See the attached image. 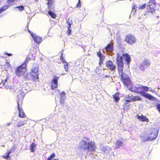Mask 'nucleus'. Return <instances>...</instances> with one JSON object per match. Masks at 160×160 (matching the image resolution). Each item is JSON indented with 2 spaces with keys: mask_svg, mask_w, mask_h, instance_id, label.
<instances>
[{
  "mask_svg": "<svg viewBox=\"0 0 160 160\" xmlns=\"http://www.w3.org/2000/svg\"><path fill=\"white\" fill-rule=\"evenodd\" d=\"M96 147L95 142L90 141L89 138L86 137H84L79 144V148L83 151L88 150L90 151H95Z\"/></svg>",
  "mask_w": 160,
  "mask_h": 160,
  "instance_id": "1",
  "label": "nucleus"
},
{
  "mask_svg": "<svg viewBox=\"0 0 160 160\" xmlns=\"http://www.w3.org/2000/svg\"><path fill=\"white\" fill-rule=\"evenodd\" d=\"M123 60L126 62L128 66L131 61L130 56L128 53H123L122 56H121L119 53L117 54L116 62L118 69L121 71L122 70V68H123Z\"/></svg>",
  "mask_w": 160,
  "mask_h": 160,
  "instance_id": "2",
  "label": "nucleus"
},
{
  "mask_svg": "<svg viewBox=\"0 0 160 160\" xmlns=\"http://www.w3.org/2000/svg\"><path fill=\"white\" fill-rule=\"evenodd\" d=\"M128 89L129 91L140 94L142 96L150 100H154L155 99V98L151 95L142 91L141 85L138 87H135L134 88L132 87L131 86L128 87Z\"/></svg>",
  "mask_w": 160,
  "mask_h": 160,
  "instance_id": "3",
  "label": "nucleus"
},
{
  "mask_svg": "<svg viewBox=\"0 0 160 160\" xmlns=\"http://www.w3.org/2000/svg\"><path fill=\"white\" fill-rule=\"evenodd\" d=\"M118 69L119 75L120 76L121 81L128 88V87L132 86L131 82L129 77L126 74L122 72L123 68L121 71Z\"/></svg>",
  "mask_w": 160,
  "mask_h": 160,
  "instance_id": "4",
  "label": "nucleus"
},
{
  "mask_svg": "<svg viewBox=\"0 0 160 160\" xmlns=\"http://www.w3.org/2000/svg\"><path fill=\"white\" fill-rule=\"evenodd\" d=\"M27 71V67L22 64L16 68L15 70V74L19 77L24 76L25 73Z\"/></svg>",
  "mask_w": 160,
  "mask_h": 160,
  "instance_id": "5",
  "label": "nucleus"
},
{
  "mask_svg": "<svg viewBox=\"0 0 160 160\" xmlns=\"http://www.w3.org/2000/svg\"><path fill=\"white\" fill-rule=\"evenodd\" d=\"M156 6V3L155 0H149L147 6L148 11L154 14V12L155 11V8Z\"/></svg>",
  "mask_w": 160,
  "mask_h": 160,
  "instance_id": "6",
  "label": "nucleus"
},
{
  "mask_svg": "<svg viewBox=\"0 0 160 160\" xmlns=\"http://www.w3.org/2000/svg\"><path fill=\"white\" fill-rule=\"evenodd\" d=\"M38 66L33 67L30 72L31 77L34 81L38 79Z\"/></svg>",
  "mask_w": 160,
  "mask_h": 160,
  "instance_id": "7",
  "label": "nucleus"
},
{
  "mask_svg": "<svg viewBox=\"0 0 160 160\" xmlns=\"http://www.w3.org/2000/svg\"><path fill=\"white\" fill-rule=\"evenodd\" d=\"M25 93L22 89L18 90L17 92V97L18 98V104H22V101L24 98Z\"/></svg>",
  "mask_w": 160,
  "mask_h": 160,
  "instance_id": "8",
  "label": "nucleus"
},
{
  "mask_svg": "<svg viewBox=\"0 0 160 160\" xmlns=\"http://www.w3.org/2000/svg\"><path fill=\"white\" fill-rule=\"evenodd\" d=\"M136 39L135 38L134 36L131 34L127 35L125 37V42L130 45H132L135 43L136 42Z\"/></svg>",
  "mask_w": 160,
  "mask_h": 160,
  "instance_id": "9",
  "label": "nucleus"
},
{
  "mask_svg": "<svg viewBox=\"0 0 160 160\" xmlns=\"http://www.w3.org/2000/svg\"><path fill=\"white\" fill-rule=\"evenodd\" d=\"M150 62L149 60L148 59H145L142 62V63L140 64L139 66V69L141 70H144L146 68L149 67L150 64Z\"/></svg>",
  "mask_w": 160,
  "mask_h": 160,
  "instance_id": "10",
  "label": "nucleus"
},
{
  "mask_svg": "<svg viewBox=\"0 0 160 160\" xmlns=\"http://www.w3.org/2000/svg\"><path fill=\"white\" fill-rule=\"evenodd\" d=\"M22 104H18L17 109L18 111V117L21 118H25L27 117L23 109L22 108Z\"/></svg>",
  "mask_w": 160,
  "mask_h": 160,
  "instance_id": "11",
  "label": "nucleus"
},
{
  "mask_svg": "<svg viewBox=\"0 0 160 160\" xmlns=\"http://www.w3.org/2000/svg\"><path fill=\"white\" fill-rule=\"evenodd\" d=\"M59 79V77L55 76L54 77L53 79L51 81V89L54 90L58 87V80Z\"/></svg>",
  "mask_w": 160,
  "mask_h": 160,
  "instance_id": "12",
  "label": "nucleus"
},
{
  "mask_svg": "<svg viewBox=\"0 0 160 160\" xmlns=\"http://www.w3.org/2000/svg\"><path fill=\"white\" fill-rule=\"evenodd\" d=\"M159 130L158 129L157 132L155 133L154 134V136H149L146 137L142 139V140L143 142H146L147 140H152L155 139L157 138L158 135Z\"/></svg>",
  "mask_w": 160,
  "mask_h": 160,
  "instance_id": "13",
  "label": "nucleus"
},
{
  "mask_svg": "<svg viewBox=\"0 0 160 160\" xmlns=\"http://www.w3.org/2000/svg\"><path fill=\"white\" fill-rule=\"evenodd\" d=\"M28 31L30 33L31 36L33 38V39L35 42L37 43H39L41 42L42 40V38L41 37L35 35L29 30H28Z\"/></svg>",
  "mask_w": 160,
  "mask_h": 160,
  "instance_id": "14",
  "label": "nucleus"
},
{
  "mask_svg": "<svg viewBox=\"0 0 160 160\" xmlns=\"http://www.w3.org/2000/svg\"><path fill=\"white\" fill-rule=\"evenodd\" d=\"M136 117L138 119L142 122H149V120L147 118V117L146 116H144L142 114L141 115H138L136 116Z\"/></svg>",
  "mask_w": 160,
  "mask_h": 160,
  "instance_id": "15",
  "label": "nucleus"
},
{
  "mask_svg": "<svg viewBox=\"0 0 160 160\" xmlns=\"http://www.w3.org/2000/svg\"><path fill=\"white\" fill-rule=\"evenodd\" d=\"M97 55L99 58V63L101 64L104 58V56L102 55L101 51H99L97 52Z\"/></svg>",
  "mask_w": 160,
  "mask_h": 160,
  "instance_id": "16",
  "label": "nucleus"
},
{
  "mask_svg": "<svg viewBox=\"0 0 160 160\" xmlns=\"http://www.w3.org/2000/svg\"><path fill=\"white\" fill-rule=\"evenodd\" d=\"M113 99L115 102H117L119 101L120 99L119 97V94L118 93H116L114 95H113Z\"/></svg>",
  "mask_w": 160,
  "mask_h": 160,
  "instance_id": "17",
  "label": "nucleus"
},
{
  "mask_svg": "<svg viewBox=\"0 0 160 160\" xmlns=\"http://www.w3.org/2000/svg\"><path fill=\"white\" fill-rule=\"evenodd\" d=\"M27 120H20L19 122L17 125V127H19L21 126L24 125L26 123Z\"/></svg>",
  "mask_w": 160,
  "mask_h": 160,
  "instance_id": "18",
  "label": "nucleus"
},
{
  "mask_svg": "<svg viewBox=\"0 0 160 160\" xmlns=\"http://www.w3.org/2000/svg\"><path fill=\"white\" fill-rule=\"evenodd\" d=\"M9 7V5L5 4L0 8V14L5 11Z\"/></svg>",
  "mask_w": 160,
  "mask_h": 160,
  "instance_id": "19",
  "label": "nucleus"
},
{
  "mask_svg": "<svg viewBox=\"0 0 160 160\" xmlns=\"http://www.w3.org/2000/svg\"><path fill=\"white\" fill-rule=\"evenodd\" d=\"M36 145L34 142H32L30 145L29 149L31 152H33L34 151V148H36Z\"/></svg>",
  "mask_w": 160,
  "mask_h": 160,
  "instance_id": "20",
  "label": "nucleus"
},
{
  "mask_svg": "<svg viewBox=\"0 0 160 160\" xmlns=\"http://www.w3.org/2000/svg\"><path fill=\"white\" fill-rule=\"evenodd\" d=\"M137 7L135 5V4H133L132 5V9L131 11V14H132V15H134L135 12L137 11Z\"/></svg>",
  "mask_w": 160,
  "mask_h": 160,
  "instance_id": "21",
  "label": "nucleus"
},
{
  "mask_svg": "<svg viewBox=\"0 0 160 160\" xmlns=\"http://www.w3.org/2000/svg\"><path fill=\"white\" fill-rule=\"evenodd\" d=\"M48 13L50 16V17L53 19H55L56 17V14L53 12L49 11Z\"/></svg>",
  "mask_w": 160,
  "mask_h": 160,
  "instance_id": "22",
  "label": "nucleus"
},
{
  "mask_svg": "<svg viewBox=\"0 0 160 160\" xmlns=\"http://www.w3.org/2000/svg\"><path fill=\"white\" fill-rule=\"evenodd\" d=\"M141 100L142 98L138 96H133L132 101L133 102L136 101H141Z\"/></svg>",
  "mask_w": 160,
  "mask_h": 160,
  "instance_id": "23",
  "label": "nucleus"
},
{
  "mask_svg": "<svg viewBox=\"0 0 160 160\" xmlns=\"http://www.w3.org/2000/svg\"><path fill=\"white\" fill-rule=\"evenodd\" d=\"M123 142L120 140H117L116 141V144L119 148V147L123 145Z\"/></svg>",
  "mask_w": 160,
  "mask_h": 160,
  "instance_id": "24",
  "label": "nucleus"
},
{
  "mask_svg": "<svg viewBox=\"0 0 160 160\" xmlns=\"http://www.w3.org/2000/svg\"><path fill=\"white\" fill-rule=\"evenodd\" d=\"M31 59V58L28 56L26 57L25 60L24 61V62L22 63V64L25 65L27 67V64L28 63L29 61Z\"/></svg>",
  "mask_w": 160,
  "mask_h": 160,
  "instance_id": "25",
  "label": "nucleus"
},
{
  "mask_svg": "<svg viewBox=\"0 0 160 160\" xmlns=\"http://www.w3.org/2000/svg\"><path fill=\"white\" fill-rule=\"evenodd\" d=\"M141 88L143 92H147L149 90V88L147 86L141 85Z\"/></svg>",
  "mask_w": 160,
  "mask_h": 160,
  "instance_id": "26",
  "label": "nucleus"
},
{
  "mask_svg": "<svg viewBox=\"0 0 160 160\" xmlns=\"http://www.w3.org/2000/svg\"><path fill=\"white\" fill-rule=\"evenodd\" d=\"M55 157V154L54 153H52L50 156L48 158L47 160H52Z\"/></svg>",
  "mask_w": 160,
  "mask_h": 160,
  "instance_id": "27",
  "label": "nucleus"
},
{
  "mask_svg": "<svg viewBox=\"0 0 160 160\" xmlns=\"http://www.w3.org/2000/svg\"><path fill=\"white\" fill-rule=\"evenodd\" d=\"M48 2L47 3V4L48 6V8L49 9H51V7L50 5H52V0H48Z\"/></svg>",
  "mask_w": 160,
  "mask_h": 160,
  "instance_id": "28",
  "label": "nucleus"
},
{
  "mask_svg": "<svg viewBox=\"0 0 160 160\" xmlns=\"http://www.w3.org/2000/svg\"><path fill=\"white\" fill-rule=\"evenodd\" d=\"M15 0H7V2L8 4L9 5V6L12 5V3H14Z\"/></svg>",
  "mask_w": 160,
  "mask_h": 160,
  "instance_id": "29",
  "label": "nucleus"
},
{
  "mask_svg": "<svg viewBox=\"0 0 160 160\" xmlns=\"http://www.w3.org/2000/svg\"><path fill=\"white\" fill-rule=\"evenodd\" d=\"M130 105V104L124 102L123 105V108L124 110H125L126 108L127 107H128Z\"/></svg>",
  "mask_w": 160,
  "mask_h": 160,
  "instance_id": "30",
  "label": "nucleus"
},
{
  "mask_svg": "<svg viewBox=\"0 0 160 160\" xmlns=\"http://www.w3.org/2000/svg\"><path fill=\"white\" fill-rule=\"evenodd\" d=\"M115 68L116 67L113 65L112 62L111 61V71H113Z\"/></svg>",
  "mask_w": 160,
  "mask_h": 160,
  "instance_id": "31",
  "label": "nucleus"
},
{
  "mask_svg": "<svg viewBox=\"0 0 160 160\" xmlns=\"http://www.w3.org/2000/svg\"><path fill=\"white\" fill-rule=\"evenodd\" d=\"M146 5L145 3H144L142 5H140L138 7V9H143L146 7Z\"/></svg>",
  "mask_w": 160,
  "mask_h": 160,
  "instance_id": "32",
  "label": "nucleus"
},
{
  "mask_svg": "<svg viewBox=\"0 0 160 160\" xmlns=\"http://www.w3.org/2000/svg\"><path fill=\"white\" fill-rule=\"evenodd\" d=\"M66 63V64H65L64 65V68L65 69V70L66 72H67L68 71V65L67 62H65Z\"/></svg>",
  "mask_w": 160,
  "mask_h": 160,
  "instance_id": "33",
  "label": "nucleus"
},
{
  "mask_svg": "<svg viewBox=\"0 0 160 160\" xmlns=\"http://www.w3.org/2000/svg\"><path fill=\"white\" fill-rule=\"evenodd\" d=\"M16 8H18L19 10L21 11H23L24 10V7L22 5L17 6L16 7Z\"/></svg>",
  "mask_w": 160,
  "mask_h": 160,
  "instance_id": "34",
  "label": "nucleus"
},
{
  "mask_svg": "<svg viewBox=\"0 0 160 160\" xmlns=\"http://www.w3.org/2000/svg\"><path fill=\"white\" fill-rule=\"evenodd\" d=\"M15 150V149H14V148H13L12 149H10L8 150V151L7 152H6V153L8 154V155H9V154L12 152H14Z\"/></svg>",
  "mask_w": 160,
  "mask_h": 160,
  "instance_id": "35",
  "label": "nucleus"
},
{
  "mask_svg": "<svg viewBox=\"0 0 160 160\" xmlns=\"http://www.w3.org/2000/svg\"><path fill=\"white\" fill-rule=\"evenodd\" d=\"M6 155H3L2 157L5 159H7L8 158H9V155L8 154L6 153Z\"/></svg>",
  "mask_w": 160,
  "mask_h": 160,
  "instance_id": "36",
  "label": "nucleus"
},
{
  "mask_svg": "<svg viewBox=\"0 0 160 160\" xmlns=\"http://www.w3.org/2000/svg\"><path fill=\"white\" fill-rule=\"evenodd\" d=\"M132 97H133L132 95H130L129 94V95H128V96L126 97V98H127L128 99H130L131 101L132 100Z\"/></svg>",
  "mask_w": 160,
  "mask_h": 160,
  "instance_id": "37",
  "label": "nucleus"
},
{
  "mask_svg": "<svg viewBox=\"0 0 160 160\" xmlns=\"http://www.w3.org/2000/svg\"><path fill=\"white\" fill-rule=\"evenodd\" d=\"M105 50L107 51H109L110 50V44H108L105 47Z\"/></svg>",
  "mask_w": 160,
  "mask_h": 160,
  "instance_id": "38",
  "label": "nucleus"
},
{
  "mask_svg": "<svg viewBox=\"0 0 160 160\" xmlns=\"http://www.w3.org/2000/svg\"><path fill=\"white\" fill-rule=\"evenodd\" d=\"M78 3L76 7L77 8H80L81 6V2L80 0H78Z\"/></svg>",
  "mask_w": 160,
  "mask_h": 160,
  "instance_id": "39",
  "label": "nucleus"
},
{
  "mask_svg": "<svg viewBox=\"0 0 160 160\" xmlns=\"http://www.w3.org/2000/svg\"><path fill=\"white\" fill-rule=\"evenodd\" d=\"M112 40H111V52L113 51V46L112 45Z\"/></svg>",
  "mask_w": 160,
  "mask_h": 160,
  "instance_id": "40",
  "label": "nucleus"
},
{
  "mask_svg": "<svg viewBox=\"0 0 160 160\" xmlns=\"http://www.w3.org/2000/svg\"><path fill=\"white\" fill-rule=\"evenodd\" d=\"M60 60L62 61V62L63 63H64L65 62H65L64 60V58L63 57V56H62V53L61 54V55L60 56Z\"/></svg>",
  "mask_w": 160,
  "mask_h": 160,
  "instance_id": "41",
  "label": "nucleus"
},
{
  "mask_svg": "<svg viewBox=\"0 0 160 160\" xmlns=\"http://www.w3.org/2000/svg\"><path fill=\"white\" fill-rule=\"evenodd\" d=\"M106 66L108 68H110V61H108L106 63Z\"/></svg>",
  "mask_w": 160,
  "mask_h": 160,
  "instance_id": "42",
  "label": "nucleus"
},
{
  "mask_svg": "<svg viewBox=\"0 0 160 160\" xmlns=\"http://www.w3.org/2000/svg\"><path fill=\"white\" fill-rule=\"evenodd\" d=\"M156 108L157 110L159 112H160V104H158L156 105Z\"/></svg>",
  "mask_w": 160,
  "mask_h": 160,
  "instance_id": "43",
  "label": "nucleus"
},
{
  "mask_svg": "<svg viewBox=\"0 0 160 160\" xmlns=\"http://www.w3.org/2000/svg\"><path fill=\"white\" fill-rule=\"evenodd\" d=\"M67 23L68 25V28H70L71 26V24L70 22L69 21L67 20Z\"/></svg>",
  "mask_w": 160,
  "mask_h": 160,
  "instance_id": "44",
  "label": "nucleus"
},
{
  "mask_svg": "<svg viewBox=\"0 0 160 160\" xmlns=\"http://www.w3.org/2000/svg\"><path fill=\"white\" fill-rule=\"evenodd\" d=\"M65 92L63 91L62 92L60 93V96L61 97H62L63 96H64L65 95Z\"/></svg>",
  "mask_w": 160,
  "mask_h": 160,
  "instance_id": "45",
  "label": "nucleus"
},
{
  "mask_svg": "<svg viewBox=\"0 0 160 160\" xmlns=\"http://www.w3.org/2000/svg\"><path fill=\"white\" fill-rule=\"evenodd\" d=\"M68 32L69 33L68 35H69L71 33V30L70 29V28H68Z\"/></svg>",
  "mask_w": 160,
  "mask_h": 160,
  "instance_id": "46",
  "label": "nucleus"
},
{
  "mask_svg": "<svg viewBox=\"0 0 160 160\" xmlns=\"http://www.w3.org/2000/svg\"><path fill=\"white\" fill-rule=\"evenodd\" d=\"M131 101V100L130 99H126L125 100V102H127L128 103H129Z\"/></svg>",
  "mask_w": 160,
  "mask_h": 160,
  "instance_id": "47",
  "label": "nucleus"
},
{
  "mask_svg": "<svg viewBox=\"0 0 160 160\" xmlns=\"http://www.w3.org/2000/svg\"><path fill=\"white\" fill-rule=\"evenodd\" d=\"M4 54H5V55H8V56H11L12 55V54L9 53H8L7 52H5L4 53Z\"/></svg>",
  "mask_w": 160,
  "mask_h": 160,
  "instance_id": "48",
  "label": "nucleus"
},
{
  "mask_svg": "<svg viewBox=\"0 0 160 160\" xmlns=\"http://www.w3.org/2000/svg\"><path fill=\"white\" fill-rule=\"evenodd\" d=\"M11 124V123L10 122H8L6 124V126H9Z\"/></svg>",
  "mask_w": 160,
  "mask_h": 160,
  "instance_id": "49",
  "label": "nucleus"
},
{
  "mask_svg": "<svg viewBox=\"0 0 160 160\" xmlns=\"http://www.w3.org/2000/svg\"><path fill=\"white\" fill-rule=\"evenodd\" d=\"M129 108H128V107H127L125 110H126V111L128 112L129 110Z\"/></svg>",
  "mask_w": 160,
  "mask_h": 160,
  "instance_id": "50",
  "label": "nucleus"
},
{
  "mask_svg": "<svg viewBox=\"0 0 160 160\" xmlns=\"http://www.w3.org/2000/svg\"><path fill=\"white\" fill-rule=\"evenodd\" d=\"M6 64L7 65V67H10V65L9 64V63L8 62H6Z\"/></svg>",
  "mask_w": 160,
  "mask_h": 160,
  "instance_id": "51",
  "label": "nucleus"
},
{
  "mask_svg": "<svg viewBox=\"0 0 160 160\" xmlns=\"http://www.w3.org/2000/svg\"><path fill=\"white\" fill-rule=\"evenodd\" d=\"M53 160H58V159H53Z\"/></svg>",
  "mask_w": 160,
  "mask_h": 160,
  "instance_id": "52",
  "label": "nucleus"
},
{
  "mask_svg": "<svg viewBox=\"0 0 160 160\" xmlns=\"http://www.w3.org/2000/svg\"><path fill=\"white\" fill-rule=\"evenodd\" d=\"M150 91H151V92H152V91H152V90H150Z\"/></svg>",
  "mask_w": 160,
  "mask_h": 160,
  "instance_id": "53",
  "label": "nucleus"
},
{
  "mask_svg": "<svg viewBox=\"0 0 160 160\" xmlns=\"http://www.w3.org/2000/svg\"><path fill=\"white\" fill-rule=\"evenodd\" d=\"M152 133H150V134L151 135V134H152Z\"/></svg>",
  "mask_w": 160,
  "mask_h": 160,
  "instance_id": "54",
  "label": "nucleus"
},
{
  "mask_svg": "<svg viewBox=\"0 0 160 160\" xmlns=\"http://www.w3.org/2000/svg\"><path fill=\"white\" fill-rule=\"evenodd\" d=\"M130 17H131V15H130L129 16V18H130Z\"/></svg>",
  "mask_w": 160,
  "mask_h": 160,
  "instance_id": "55",
  "label": "nucleus"
},
{
  "mask_svg": "<svg viewBox=\"0 0 160 160\" xmlns=\"http://www.w3.org/2000/svg\"><path fill=\"white\" fill-rule=\"evenodd\" d=\"M38 0H35V1H38Z\"/></svg>",
  "mask_w": 160,
  "mask_h": 160,
  "instance_id": "56",
  "label": "nucleus"
}]
</instances>
